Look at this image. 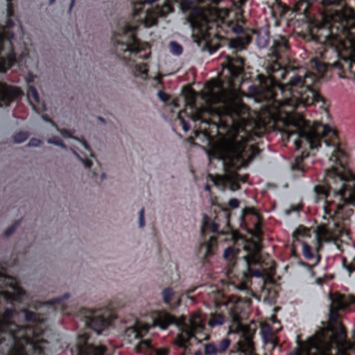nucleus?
<instances>
[{"label":"nucleus","instance_id":"obj_1","mask_svg":"<svg viewBox=\"0 0 355 355\" xmlns=\"http://www.w3.org/2000/svg\"><path fill=\"white\" fill-rule=\"evenodd\" d=\"M291 73L279 63L272 62L267 68V76H258L259 86L251 85L248 91L257 102L262 103L261 108L269 114H284L286 116L293 127L288 131V139L294 143L297 149L303 146L318 148L323 137L330 133L336 135V132L327 125H310L301 114L293 113L297 108L323 101V98L311 87L313 82L311 74L303 77L293 75L288 83L280 84L279 81Z\"/></svg>","mask_w":355,"mask_h":355},{"label":"nucleus","instance_id":"obj_2","mask_svg":"<svg viewBox=\"0 0 355 355\" xmlns=\"http://www.w3.org/2000/svg\"><path fill=\"white\" fill-rule=\"evenodd\" d=\"M346 159L345 153L334 146L329 157L333 165L325 170L326 184L316 185L313 189L318 198L325 199L324 217L331 219L328 227H318L320 239L326 242L347 236L349 217L352 213L348 207H355V176L345 168Z\"/></svg>","mask_w":355,"mask_h":355},{"label":"nucleus","instance_id":"obj_3","mask_svg":"<svg viewBox=\"0 0 355 355\" xmlns=\"http://www.w3.org/2000/svg\"><path fill=\"white\" fill-rule=\"evenodd\" d=\"M236 91L232 87L224 88L220 83L209 88L205 94V101L210 105L220 104L217 108L224 120L220 118L219 129L227 135L223 138L218 147L219 158L224 162L234 166L243 159L248 136L246 135L247 107L235 101Z\"/></svg>","mask_w":355,"mask_h":355},{"label":"nucleus","instance_id":"obj_4","mask_svg":"<svg viewBox=\"0 0 355 355\" xmlns=\"http://www.w3.org/2000/svg\"><path fill=\"white\" fill-rule=\"evenodd\" d=\"M345 39L355 42V12L352 8L335 11L327 28L321 30L318 41L326 45L323 59H327L329 53L338 58L339 49L343 46Z\"/></svg>","mask_w":355,"mask_h":355},{"label":"nucleus","instance_id":"obj_5","mask_svg":"<svg viewBox=\"0 0 355 355\" xmlns=\"http://www.w3.org/2000/svg\"><path fill=\"white\" fill-rule=\"evenodd\" d=\"M135 31V26L125 25L116 33L113 38L115 51L118 57L127 61V64L130 67H134L135 76L146 78L148 73L146 64L137 62L136 58L147 59L148 55H141L143 48L136 38Z\"/></svg>","mask_w":355,"mask_h":355},{"label":"nucleus","instance_id":"obj_6","mask_svg":"<svg viewBox=\"0 0 355 355\" xmlns=\"http://www.w3.org/2000/svg\"><path fill=\"white\" fill-rule=\"evenodd\" d=\"M182 11L187 10L193 3V0H174ZM173 12L170 0H140L134 7V15L139 17L146 27L157 23L159 17H164Z\"/></svg>","mask_w":355,"mask_h":355},{"label":"nucleus","instance_id":"obj_7","mask_svg":"<svg viewBox=\"0 0 355 355\" xmlns=\"http://www.w3.org/2000/svg\"><path fill=\"white\" fill-rule=\"evenodd\" d=\"M174 324L180 328L181 332L178 334L175 343L180 347H185V344L195 334L201 332L204 326L198 315H194L190 318L182 316L176 320L173 315L166 312H160L154 320V325L162 329H166L170 324Z\"/></svg>","mask_w":355,"mask_h":355},{"label":"nucleus","instance_id":"obj_8","mask_svg":"<svg viewBox=\"0 0 355 355\" xmlns=\"http://www.w3.org/2000/svg\"><path fill=\"white\" fill-rule=\"evenodd\" d=\"M6 1L8 19L6 26H0V72L6 71L16 62L11 42L14 39L13 31L11 29L14 28L15 23L10 18L13 15V8L12 0Z\"/></svg>","mask_w":355,"mask_h":355},{"label":"nucleus","instance_id":"obj_9","mask_svg":"<svg viewBox=\"0 0 355 355\" xmlns=\"http://www.w3.org/2000/svg\"><path fill=\"white\" fill-rule=\"evenodd\" d=\"M83 317L82 323L97 334L105 330L110 324V313L107 311L97 310L92 311L83 309L80 311Z\"/></svg>","mask_w":355,"mask_h":355},{"label":"nucleus","instance_id":"obj_10","mask_svg":"<svg viewBox=\"0 0 355 355\" xmlns=\"http://www.w3.org/2000/svg\"><path fill=\"white\" fill-rule=\"evenodd\" d=\"M105 347L94 345L87 331L78 334L76 343L71 349L73 355H104Z\"/></svg>","mask_w":355,"mask_h":355},{"label":"nucleus","instance_id":"obj_11","mask_svg":"<svg viewBox=\"0 0 355 355\" xmlns=\"http://www.w3.org/2000/svg\"><path fill=\"white\" fill-rule=\"evenodd\" d=\"M232 320L236 324L238 330L241 333V338L236 343L237 352H240L244 355H255L252 338L247 327L239 322L238 315H234Z\"/></svg>","mask_w":355,"mask_h":355},{"label":"nucleus","instance_id":"obj_12","mask_svg":"<svg viewBox=\"0 0 355 355\" xmlns=\"http://www.w3.org/2000/svg\"><path fill=\"white\" fill-rule=\"evenodd\" d=\"M331 304L329 306V320L336 322L339 310L345 309L349 304L354 302L352 299L347 298L340 294H335L330 296Z\"/></svg>","mask_w":355,"mask_h":355},{"label":"nucleus","instance_id":"obj_13","mask_svg":"<svg viewBox=\"0 0 355 355\" xmlns=\"http://www.w3.org/2000/svg\"><path fill=\"white\" fill-rule=\"evenodd\" d=\"M21 95L22 92L19 87L0 83V107L8 105Z\"/></svg>","mask_w":355,"mask_h":355},{"label":"nucleus","instance_id":"obj_14","mask_svg":"<svg viewBox=\"0 0 355 355\" xmlns=\"http://www.w3.org/2000/svg\"><path fill=\"white\" fill-rule=\"evenodd\" d=\"M288 41L285 37L280 35L274 36L272 45L270 49V55L275 59H278L282 54L288 50Z\"/></svg>","mask_w":355,"mask_h":355},{"label":"nucleus","instance_id":"obj_15","mask_svg":"<svg viewBox=\"0 0 355 355\" xmlns=\"http://www.w3.org/2000/svg\"><path fill=\"white\" fill-rule=\"evenodd\" d=\"M227 67L232 76H239L243 71V58L237 55H227Z\"/></svg>","mask_w":355,"mask_h":355},{"label":"nucleus","instance_id":"obj_16","mask_svg":"<svg viewBox=\"0 0 355 355\" xmlns=\"http://www.w3.org/2000/svg\"><path fill=\"white\" fill-rule=\"evenodd\" d=\"M217 241L214 237H211L208 241L200 244L198 248V255L204 259L209 258L215 253Z\"/></svg>","mask_w":355,"mask_h":355},{"label":"nucleus","instance_id":"obj_17","mask_svg":"<svg viewBox=\"0 0 355 355\" xmlns=\"http://www.w3.org/2000/svg\"><path fill=\"white\" fill-rule=\"evenodd\" d=\"M149 329L148 325L141 327L138 324L135 326L127 328L125 331V337L128 342L132 343L136 340L139 339L142 336V332H147Z\"/></svg>","mask_w":355,"mask_h":355},{"label":"nucleus","instance_id":"obj_18","mask_svg":"<svg viewBox=\"0 0 355 355\" xmlns=\"http://www.w3.org/2000/svg\"><path fill=\"white\" fill-rule=\"evenodd\" d=\"M345 59L341 60H337L333 62L327 61L326 62H321L317 59L313 60V64L317 71L320 73H322L326 70L327 67H331L333 68L338 69L339 70L343 69V63H346Z\"/></svg>","mask_w":355,"mask_h":355},{"label":"nucleus","instance_id":"obj_19","mask_svg":"<svg viewBox=\"0 0 355 355\" xmlns=\"http://www.w3.org/2000/svg\"><path fill=\"white\" fill-rule=\"evenodd\" d=\"M243 258L248 268V272L245 273V277L253 276L258 278L263 277V273L261 270L258 269L252 270L250 266V264H258L259 263V259L255 257H244Z\"/></svg>","mask_w":355,"mask_h":355},{"label":"nucleus","instance_id":"obj_20","mask_svg":"<svg viewBox=\"0 0 355 355\" xmlns=\"http://www.w3.org/2000/svg\"><path fill=\"white\" fill-rule=\"evenodd\" d=\"M256 44L259 48L262 49L268 46L269 42V31L266 28H261L255 31Z\"/></svg>","mask_w":355,"mask_h":355},{"label":"nucleus","instance_id":"obj_21","mask_svg":"<svg viewBox=\"0 0 355 355\" xmlns=\"http://www.w3.org/2000/svg\"><path fill=\"white\" fill-rule=\"evenodd\" d=\"M210 231L216 234H223V231H220L219 225L217 223L212 220L211 218L204 215L203 217V225L202 227V232L205 233V231Z\"/></svg>","mask_w":355,"mask_h":355},{"label":"nucleus","instance_id":"obj_22","mask_svg":"<svg viewBox=\"0 0 355 355\" xmlns=\"http://www.w3.org/2000/svg\"><path fill=\"white\" fill-rule=\"evenodd\" d=\"M236 250L234 248L229 247L224 251L223 256L228 261L230 267H234L235 264Z\"/></svg>","mask_w":355,"mask_h":355},{"label":"nucleus","instance_id":"obj_23","mask_svg":"<svg viewBox=\"0 0 355 355\" xmlns=\"http://www.w3.org/2000/svg\"><path fill=\"white\" fill-rule=\"evenodd\" d=\"M175 293L170 287L164 288L162 292V297L164 304L168 306L171 304V300L174 297Z\"/></svg>","mask_w":355,"mask_h":355},{"label":"nucleus","instance_id":"obj_24","mask_svg":"<svg viewBox=\"0 0 355 355\" xmlns=\"http://www.w3.org/2000/svg\"><path fill=\"white\" fill-rule=\"evenodd\" d=\"M225 322L224 316L220 314H212L209 320L208 324L211 327L220 326Z\"/></svg>","mask_w":355,"mask_h":355},{"label":"nucleus","instance_id":"obj_25","mask_svg":"<svg viewBox=\"0 0 355 355\" xmlns=\"http://www.w3.org/2000/svg\"><path fill=\"white\" fill-rule=\"evenodd\" d=\"M27 97L33 108H35V105L33 103L32 100L34 101L35 103H38L40 101V97L36 89L33 86H30L28 87L27 91Z\"/></svg>","mask_w":355,"mask_h":355},{"label":"nucleus","instance_id":"obj_26","mask_svg":"<svg viewBox=\"0 0 355 355\" xmlns=\"http://www.w3.org/2000/svg\"><path fill=\"white\" fill-rule=\"evenodd\" d=\"M246 43H248L250 40L249 37H246ZM245 42L240 37L232 40L230 42V47L238 51L243 49Z\"/></svg>","mask_w":355,"mask_h":355},{"label":"nucleus","instance_id":"obj_27","mask_svg":"<svg viewBox=\"0 0 355 355\" xmlns=\"http://www.w3.org/2000/svg\"><path fill=\"white\" fill-rule=\"evenodd\" d=\"M309 6L308 0H300L295 6L296 11L300 14L306 15Z\"/></svg>","mask_w":355,"mask_h":355},{"label":"nucleus","instance_id":"obj_28","mask_svg":"<svg viewBox=\"0 0 355 355\" xmlns=\"http://www.w3.org/2000/svg\"><path fill=\"white\" fill-rule=\"evenodd\" d=\"M230 344H231V340L230 338H223L219 342L218 345H216L218 354H220L224 353L228 349Z\"/></svg>","mask_w":355,"mask_h":355},{"label":"nucleus","instance_id":"obj_29","mask_svg":"<svg viewBox=\"0 0 355 355\" xmlns=\"http://www.w3.org/2000/svg\"><path fill=\"white\" fill-rule=\"evenodd\" d=\"M170 52L174 55H180L182 53V46L175 41L169 43Z\"/></svg>","mask_w":355,"mask_h":355},{"label":"nucleus","instance_id":"obj_30","mask_svg":"<svg viewBox=\"0 0 355 355\" xmlns=\"http://www.w3.org/2000/svg\"><path fill=\"white\" fill-rule=\"evenodd\" d=\"M70 150L72 152V153L74 155V156L80 162H81L83 163V164L85 168H90L92 166L93 163L91 160H89L87 158H83L74 149L71 148Z\"/></svg>","mask_w":355,"mask_h":355},{"label":"nucleus","instance_id":"obj_31","mask_svg":"<svg viewBox=\"0 0 355 355\" xmlns=\"http://www.w3.org/2000/svg\"><path fill=\"white\" fill-rule=\"evenodd\" d=\"M308 155L302 153L301 156H297L295 159V162L292 164L291 168L293 170L303 171L302 161L304 157H307Z\"/></svg>","mask_w":355,"mask_h":355},{"label":"nucleus","instance_id":"obj_32","mask_svg":"<svg viewBox=\"0 0 355 355\" xmlns=\"http://www.w3.org/2000/svg\"><path fill=\"white\" fill-rule=\"evenodd\" d=\"M205 354L206 355H215L218 354L217 347L214 343H208L205 345Z\"/></svg>","mask_w":355,"mask_h":355},{"label":"nucleus","instance_id":"obj_33","mask_svg":"<svg viewBox=\"0 0 355 355\" xmlns=\"http://www.w3.org/2000/svg\"><path fill=\"white\" fill-rule=\"evenodd\" d=\"M343 266L347 270L349 274H351L353 272H355V257L352 259V260L347 263V260L345 258L343 259Z\"/></svg>","mask_w":355,"mask_h":355},{"label":"nucleus","instance_id":"obj_34","mask_svg":"<svg viewBox=\"0 0 355 355\" xmlns=\"http://www.w3.org/2000/svg\"><path fill=\"white\" fill-rule=\"evenodd\" d=\"M302 253L303 256L309 260H311L313 258V254L311 252V248L306 243H302Z\"/></svg>","mask_w":355,"mask_h":355},{"label":"nucleus","instance_id":"obj_35","mask_svg":"<svg viewBox=\"0 0 355 355\" xmlns=\"http://www.w3.org/2000/svg\"><path fill=\"white\" fill-rule=\"evenodd\" d=\"M55 128H56L57 131H58L63 137H67V138H71L76 141H79L78 138L73 136V134L75 132L74 130L71 132L66 129H59L56 125H55Z\"/></svg>","mask_w":355,"mask_h":355},{"label":"nucleus","instance_id":"obj_36","mask_svg":"<svg viewBox=\"0 0 355 355\" xmlns=\"http://www.w3.org/2000/svg\"><path fill=\"white\" fill-rule=\"evenodd\" d=\"M28 137V133L26 132H18L13 137L14 142L16 144H21L24 142Z\"/></svg>","mask_w":355,"mask_h":355},{"label":"nucleus","instance_id":"obj_37","mask_svg":"<svg viewBox=\"0 0 355 355\" xmlns=\"http://www.w3.org/2000/svg\"><path fill=\"white\" fill-rule=\"evenodd\" d=\"M48 144H53L61 147L62 148L67 149L66 145L62 142V139L59 137H54L47 140Z\"/></svg>","mask_w":355,"mask_h":355},{"label":"nucleus","instance_id":"obj_38","mask_svg":"<svg viewBox=\"0 0 355 355\" xmlns=\"http://www.w3.org/2000/svg\"><path fill=\"white\" fill-rule=\"evenodd\" d=\"M186 103L190 106L191 109L196 108L195 105V94L193 92L189 93L186 96Z\"/></svg>","mask_w":355,"mask_h":355},{"label":"nucleus","instance_id":"obj_39","mask_svg":"<svg viewBox=\"0 0 355 355\" xmlns=\"http://www.w3.org/2000/svg\"><path fill=\"white\" fill-rule=\"evenodd\" d=\"M230 28L236 34H240L243 31V28L239 24H234V23H231L230 24Z\"/></svg>","mask_w":355,"mask_h":355},{"label":"nucleus","instance_id":"obj_40","mask_svg":"<svg viewBox=\"0 0 355 355\" xmlns=\"http://www.w3.org/2000/svg\"><path fill=\"white\" fill-rule=\"evenodd\" d=\"M145 225L144 208H141L139 212V226L143 227Z\"/></svg>","mask_w":355,"mask_h":355},{"label":"nucleus","instance_id":"obj_41","mask_svg":"<svg viewBox=\"0 0 355 355\" xmlns=\"http://www.w3.org/2000/svg\"><path fill=\"white\" fill-rule=\"evenodd\" d=\"M19 224V221H16L12 225L9 227L5 232V236H10L13 233V232L15 231V230L16 229L17 226H18Z\"/></svg>","mask_w":355,"mask_h":355},{"label":"nucleus","instance_id":"obj_42","mask_svg":"<svg viewBox=\"0 0 355 355\" xmlns=\"http://www.w3.org/2000/svg\"><path fill=\"white\" fill-rule=\"evenodd\" d=\"M228 205L232 208L236 209L239 206V201L236 198H231L229 200Z\"/></svg>","mask_w":355,"mask_h":355},{"label":"nucleus","instance_id":"obj_43","mask_svg":"<svg viewBox=\"0 0 355 355\" xmlns=\"http://www.w3.org/2000/svg\"><path fill=\"white\" fill-rule=\"evenodd\" d=\"M248 214H256V210L252 207H246L243 209L242 211V218H243L245 215Z\"/></svg>","mask_w":355,"mask_h":355},{"label":"nucleus","instance_id":"obj_44","mask_svg":"<svg viewBox=\"0 0 355 355\" xmlns=\"http://www.w3.org/2000/svg\"><path fill=\"white\" fill-rule=\"evenodd\" d=\"M40 144H41V141L40 139H31L29 141L28 146L30 147H37V146H39Z\"/></svg>","mask_w":355,"mask_h":355},{"label":"nucleus","instance_id":"obj_45","mask_svg":"<svg viewBox=\"0 0 355 355\" xmlns=\"http://www.w3.org/2000/svg\"><path fill=\"white\" fill-rule=\"evenodd\" d=\"M157 96L163 102H166L168 100V96L162 91H159Z\"/></svg>","mask_w":355,"mask_h":355},{"label":"nucleus","instance_id":"obj_46","mask_svg":"<svg viewBox=\"0 0 355 355\" xmlns=\"http://www.w3.org/2000/svg\"><path fill=\"white\" fill-rule=\"evenodd\" d=\"M341 0H321V3L324 6L338 4Z\"/></svg>","mask_w":355,"mask_h":355},{"label":"nucleus","instance_id":"obj_47","mask_svg":"<svg viewBox=\"0 0 355 355\" xmlns=\"http://www.w3.org/2000/svg\"><path fill=\"white\" fill-rule=\"evenodd\" d=\"M34 78L35 76L32 73H29L26 78V80L27 83H30L34 81Z\"/></svg>","mask_w":355,"mask_h":355},{"label":"nucleus","instance_id":"obj_48","mask_svg":"<svg viewBox=\"0 0 355 355\" xmlns=\"http://www.w3.org/2000/svg\"><path fill=\"white\" fill-rule=\"evenodd\" d=\"M155 355H168V350L166 349H161L156 352Z\"/></svg>","mask_w":355,"mask_h":355},{"label":"nucleus","instance_id":"obj_49","mask_svg":"<svg viewBox=\"0 0 355 355\" xmlns=\"http://www.w3.org/2000/svg\"><path fill=\"white\" fill-rule=\"evenodd\" d=\"M78 141L81 143V144L83 145V146L86 150H89V151H90V150H90V148H89V145L87 144V141H86L85 140H80V139H79V141Z\"/></svg>","mask_w":355,"mask_h":355},{"label":"nucleus","instance_id":"obj_50","mask_svg":"<svg viewBox=\"0 0 355 355\" xmlns=\"http://www.w3.org/2000/svg\"><path fill=\"white\" fill-rule=\"evenodd\" d=\"M42 119L44 121L51 123L53 126H54V127L55 126V123L53 121H52L51 119H49L46 115H43Z\"/></svg>","mask_w":355,"mask_h":355},{"label":"nucleus","instance_id":"obj_51","mask_svg":"<svg viewBox=\"0 0 355 355\" xmlns=\"http://www.w3.org/2000/svg\"><path fill=\"white\" fill-rule=\"evenodd\" d=\"M238 288L241 291H248V287L244 284H240L239 286H238Z\"/></svg>","mask_w":355,"mask_h":355},{"label":"nucleus","instance_id":"obj_52","mask_svg":"<svg viewBox=\"0 0 355 355\" xmlns=\"http://www.w3.org/2000/svg\"><path fill=\"white\" fill-rule=\"evenodd\" d=\"M194 120H200L201 119V116H200V110H198V111L196 112V113L195 114V116H194Z\"/></svg>","mask_w":355,"mask_h":355},{"label":"nucleus","instance_id":"obj_53","mask_svg":"<svg viewBox=\"0 0 355 355\" xmlns=\"http://www.w3.org/2000/svg\"><path fill=\"white\" fill-rule=\"evenodd\" d=\"M239 188V184H236V183H234V184H232L231 185V187H230V189H231V190H232V191H234V190H236V189H238Z\"/></svg>","mask_w":355,"mask_h":355},{"label":"nucleus","instance_id":"obj_54","mask_svg":"<svg viewBox=\"0 0 355 355\" xmlns=\"http://www.w3.org/2000/svg\"><path fill=\"white\" fill-rule=\"evenodd\" d=\"M140 345H144L146 347H150V344H149V342L148 340H143V341H141Z\"/></svg>","mask_w":355,"mask_h":355},{"label":"nucleus","instance_id":"obj_55","mask_svg":"<svg viewBox=\"0 0 355 355\" xmlns=\"http://www.w3.org/2000/svg\"><path fill=\"white\" fill-rule=\"evenodd\" d=\"M17 28L20 31V36H22L24 33L21 25L17 26Z\"/></svg>","mask_w":355,"mask_h":355},{"label":"nucleus","instance_id":"obj_56","mask_svg":"<svg viewBox=\"0 0 355 355\" xmlns=\"http://www.w3.org/2000/svg\"><path fill=\"white\" fill-rule=\"evenodd\" d=\"M74 3H75V0H71V3H70V6H69V11H71L72 8L73 7Z\"/></svg>","mask_w":355,"mask_h":355},{"label":"nucleus","instance_id":"obj_57","mask_svg":"<svg viewBox=\"0 0 355 355\" xmlns=\"http://www.w3.org/2000/svg\"><path fill=\"white\" fill-rule=\"evenodd\" d=\"M205 190L207 191H209L210 189H211V187L209 185V184H206L204 187Z\"/></svg>","mask_w":355,"mask_h":355},{"label":"nucleus","instance_id":"obj_58","mask_svg":"<svg viewBox=\"0 0 355 355\" xmlns=\"http://www.w3.org/2000/svg\"><path fill=\"white\" fill-rule=\"evenodd\" d=\"M196 289V288H191V289H189L186 291V294L188 295L189 293H191L192 292L194 291V290Z\"/></svg>","mask_w":355,"mask_h":355},{"label":"nucleus","instance_id":"obj_59","mask_svg":"<svg viewBox=\"0 0 355 355\" xmlns=\"http://www.w3.org/2000/svg\"><path fill=\"white\" fill-rule=\"evenodd\" d=\"M183 129L186 132L188 131V130H189V128L186 125V124L184 123L183 124Z\"/></svg>","mask_w":355,"mask_h":355},{"label":"nucleus","instance_id":"obj_60","mask_svg":"<svg viewBox=\"0 0 355 355\" xmlns=\"http://www.w3.org/2000/svg\"><path fill=\"white\" fill-rule=\"evenodd\" d=\"M98 120H99V121H101V122H103V123H104V122H105L104 119H103L102 117H98Z\"/></svg>","mask_w":355,"mask_h":355},{"label":"nucleus","instance_id":"obj_61","mask_svg":"<svg viewBox=\"0 0 355 355\" xmlns=\"http://www.w3.org/2000/svg\"><path fill=\"white\" fill-rule=\"evenodd\" d=\"M263 339H264V341L266 343L267 342L266 335L265 334H263Z\"/></svg>","mask_w":355,"mask_h":355},{"label":"nucleus","instance_id":"obj_62","mask_svg":"<svg viewBox=\"0 0 355 355\" xmlns=\"http://www.w3.org/2000/svg\"><path fill=\"white\" fill-rule=\"evenodd\" d=\"M55 2V0H49V3L52 4Z\"/></svg>","mask_w":355,"mask_h":355},{"label":"nucleus","instance_id":"obj_63","mask_svg":"<svg viewBox=\"0 0 355 355\" xmlns=\"http://www.w3.org/2000/svg\"><path fill=\"white\" fill-rule=\"evenodd\" d=\"M105 177V174L103 173L102 175H101V178L103 179Z\"/></svg>","mask_w":355,"mask_h":355},{"label":"nucleus","instance_id":"obj_64","mask_svg":"<svg viewBox=\"0 0 355 355\" xmlns=\"http://www.w3.org/2000/svg\"><path fill=\"white\" fill-rule=\"evenodd\" d=\"M24 55H25V53H24V52H23V53H21V54L20 57H21V58H22Z\"/></svg>","mask_w":355,"mask_h":355}]
</instances>
